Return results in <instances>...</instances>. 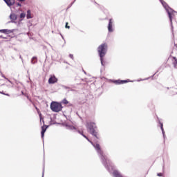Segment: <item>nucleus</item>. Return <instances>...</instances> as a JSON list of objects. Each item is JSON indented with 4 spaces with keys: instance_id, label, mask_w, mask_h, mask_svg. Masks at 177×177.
Segmentation results:
<instances>
[{
    "instance_id": "nucleus-26",
    "label": "nucleus",
    "mask_w": 177,
    "mask_h": 177,
    "mask_svg": "<svg viewBox=\"0 0 177 177\" xmlns=\"http://www.w3.org/2000/svg\"><path fill=\"white\" fill-rule=\"evenodd\" d=\"M158 176H162V173H158Z\"/></svg>"
},
{
    "instance_id": "nucleus-24",
    "label": "nucleus",
    "mask_w": 177,
    "mask_h": 177,
    "mask_svg": "<svg viewBox=\"0 0 177 177\" xmlns=\"http://www.w3.org/2000/svg\"><path fill=\"white\" fill-rule=\"evenodd\" d=\"M69 57L72 59H74V55H73V54H70Z\"/></svg>"
},
{
    "instance_id": "nucleus-29",
    "label": "nucleus",
    "mask_w": 177,
    "mask_h": 177,
    "mask_svg": "<svg viewBox=\"0 0 177 177\" xmlns=\"http://www.w3.org/2000/svg\"><path fill=\"white\" fill-rule=\"evenodd\" d=\"M77 132H78L79 133H81L82 131H77Z\"/></svg>"
},
{
    "instance_id": "nucleus-18",
    "label": "nucleus",
    "mask_w": 177,
    "mask_h": 177,
    "mask_svg": "<svg viewBox=\"0 0 177 177\" xmlns=\"http://www.w3.org/2000/svg\"><path fill=\"white\" fill-rule=\"evenodd\" d=\"M36 62H37V57H33L32 58L31 63H32V64H35Z\"/></svg>"
},
{
    "instance_id": "nucleus-22",
    "label": "nucleus",
    "mask_w": 177,
    "mask_h": 177,
    "mask_svg": "<svg viewBox=\"0 0 177 177\" xmlns=\"http://www.w3.org/2000/svg\"><path fill=\"white\" fill-rule=\"evenodd\" d=\"M66 28H68V30H70V26H68V22L66 23V26H65Z\"/></svg>"
},
{
    "instance_id": "nucleus-21",
    "label": "nucleus",
    "mask_w": 177,
    "mask_h": 177,
    "mask_svg": "<svg viewBox=\"0 0 177 177\" xmlns=\"http://www.w3.org/2000/svg\"><path fill=\"white\" fill-rule=\"evenodd\" d=\"M24 17H26V14H25V13H21V14L20 15V18H21V19H24Z\"/></svg>"
},
{
    "instance_id": "nucleus-19",
    "label": "nucleus",
    "mask_w": 177,
    "mask_h": 177,
    "mask_svg": "<svg viewBox=\"0 0 177 177\" xmlns=\"http://www.w3.org/2000/svg\"><path fill=\"white\" fill-rule=\"evenodd\" d=\"M21 93L22 95H24V96H26L28 100H30V102H31V98L27 94H24L23 91L21 92Z\"/></svg>"
},
{
    "instance_id": "nucleus-5",
    "label": "nucleus",
    "mask_w": 177,
    "mask_h": 177,
    "mask_svg": "<svg viewBox=\"0 0 177 177\" xmlns=\"http://www.w3.org/2000/svg\"><path fill=\"white\" fill-rule=\"evenodd\" d=\"M174 13V11L172 9H167V14L171 23H172V19L175 17V14Z\"/></svg>"
},
{
    "instance_id": "nucleus-27",
    "label": "nucleus",
    "mask_w": 177,
    "mask_h": 177,
    "mask_svg": "<svg viewBox=\"0 0 177 177\" xmlns=\"http://www.w3.org/2000/svg\"><path fill=\"white\" fill-rule=\"evenodd\" d=\"M17 6H21V4L20 3H17Z\"/></svg>"
},
{
    "instance_id": "nucleus-23",
    "label": "nucleus",
    "mask_w": 177,
    "mask_h": 177,
    "mask_svg": "<svg viewBox=\"0 0 177 177\" xmlns=\"http://www.w3.org/2000/svg\"><path fill=\"white\" fill-rule=\"evenodd\" d=\"M160 128L162 131L164 133V125L162 124V123H160Z\"/></svg>"
},
{
    "instance_id": "nucleus-6",
    "label": "nucleus",
    "mask_w": 177,
    "mask_h": 177,
    "mask_svg": "<svg viewBox=\"0 0 177 177\" xmlns=\"http://www.w3.org/2000/svg\"><path fill=\"white\" fill-rule=\"evenodd\" d=\"M56 82H57V79L56 78V76L51 75L48 79V84H56Z\"/></svg>"
},
{
    "instance_id": "nucleus-9",
    "label": "nucleus",
    "mask_w": 177,
    "mask_h": 177,
    "mask_svg": "<svg viewBox=\"0 0 177 177\" xmlns=\"http://www.w3.org/2000/svg\"><path fill=\"white\" fill-rule=\"evenodd\" d=\"M46 129H48V126L44 125L43 127H41V138L42 139H44V136H45V132H46Z\"/></svg>"
},
{
    "instance_id": "nucleus-28",
    "label": "nucleus",
    "mask_w": 177,
    "mask_h": 177,
    "mask_svg": "<svg viewBox=\"0 0 177 177\" xmlns=\"http://www.w3.org/2000/svg\"><path fill=\"white\" fill-rule=\"evenodd\" d=\"M20 2H24L26 0H19Z\"/></svg>"
},
{
    "instance_id": "nucleus-13",
    "label": "nucleus",
    "mask_w": 177,
    "mask_h": 177,
    "mask_svg": "<svg viewBox=\"0 0 177 177\" xmlns=\"http://www.w3.org/2000/svg\"><path fill=\"white\" fill-rule=\"evenodd\" d=\"M173 59V66L174 68H177V58L176 57H172Z\"/></svg>"
},
{
    "instance_id": "nucleus-7",
    "label": "nucleus",
    "mask_w": 177,
    "mask_h": 177,
    "mask_svg": "<svg viewBox=\"0 0 177 177\" xmlns=\"http://www.w3.org/2000/svg\"><path fill=\"white\" fill-rule=\"evenodd\" d=\"M127 82H129V80H118L115 81V84H116L117 85H121L122 84H127Z\"/></svg>"
},
{
    "instance_id": "nucleus-1",
    "label": "nucleus",
    "mask_w": 177,
    "mask_h": 177,
    "mask_svg": "<svg viewBox=\"0 0 177 177\" xmlns=\"http://www.w3.org/2000/svg\"><path fill=\"white\" fill-rule=\"evenodd\" d=\"M107 48H108V46L106 43L102 44L97 48V53L100 57L101 64L102 65H103L104 57V56H106V53H107Z\"/></svg>"
},
{
    "instance_id": "nucleus-12",
    "label": "nucleus",
    "mask_w": 177,
    "mask_h": 177,
    "mask_svg": "<svg viewBox=\"0 0 177 177\" xmlns=\"http://www.w3.org/2000/svg\"><path fill=\"white\" fill-rule=\"evenodd\" d=\"M10 19L12 21H15V20H17V15L15 13H12L10 15Z\"/></svg>"
},
{
    "instance_id": "nucleus-3",
    "label": "nucleus",
    "mask_w": 177,
    "mask_h": 177,
    "mask_svg": "<svg viewBox=\"0 0 177 177\" xmlns=\"http://www.w3.org/2000/svg\"><path fill=\"white\" fill-rule=\"evenodd\" d=\"M50 109L54 113H59V111H62L63 106H62V104L57 102H52L50 104Z\"/></svg>"
},
{
    "instance_id": "nucleus-4",
    "label": "nucleus",
    "mask_w": 177,
    "mask_h": 177,
    "mask_svg": "<svg viewBox=\"0 0 177 177\" xmlns=\"http://www.w3.org/2000/svg\"><path fill=\"white\" fill-rule=\"evenodd\" d=\"M91 145H93L95 150L97 151L98 154L101 156L102 160H106V156L104 155L103 150H102V148L100 147V145L99 144L94 145L93 142H92Z\"/></svg>"
},
{
    "instance_id": "nucleus-11",
    "label": "nucleus",
    "mask_w": 177,
    "mask_h": 177,
    "mask_svg": "<svg viewBox=\"0 0 177 177\" xmlns=\"http://www.w3.org/2000/svg\"><path fill=\"white\" fill-rule=\"evenodd\" d=\"M0 32H2L3 34H12V30L8 29H2L0 30Z\"/></svg>"
},
{
    "instance_id": "nucleus-20",
    "label": "nucleus",
    "mask_w": 177,
    "mask_h": 177,
    "mask_svg": "<svg viewBox=\"0 0 177 177\" xmlns=\"http://www.w3.org/2000/svg\"><path fill=\"white\" fill-rule=\"evenodd\" d=\"M62 103L63 104H68V101L65 98L62 100Z\"/></svg>"
},
{
    "instance_id": "nucleus-14",
    "label": "nucleus",
    "mask_w": 177,
    "mask_h": 177,
    "mask_svg": "<svg viewBox=\"0 0 177 177\" xmlns=\"http://www.w3.org/2000/svg\"><path fill=\"white\" fill-rule=\"evenodd\" d=\"M113 175L114 177H122V176H121V174L117 171H113Z\"/></svg>"
},
{
    "instance_id": "nucleus-17",
    "label": "nucleus",
    "mask_w": 177,
    "mask_h": 177,
    "mask_svg": "<svg viewBox=\"0 0 177 177\" xmlns=\"http://www.w3.org/2000/svg\"><path fill=\"white\" fill-rule=\"evenodd\" d=\"M35 107L40 117V120H42V114L41 113V111H39V109H38V107H37L35 105Z\"/></svg>"
},
{
    "instance_id": "nucleus-25",
    "label": "nucleus",
    "mask_w": 177,
    "mask_h": 177,
    "mask_svg": "<svg viewBox=\"0 0 177 177\" xmlns=\"http://www.w3.org/2000/svg\"><path fill=\"white\" fill-rule=\"evenodd\" d=\"M71 129H77V128H75V127H74V126H71Z\"/></svg>"
},
{
    "instance_id": "nucleus-8",
    "label": "nucleus",
    "mask_w": 177,
    "mask_h": 177,
    "mask_svg": "<svg viewBox=\"0 0 177 177\" xmlns=\"http://www.w3.org/2000/svg\"><path fill=\"white\" fill-rule=\"evenodd\" d=\"M108 30L109 32H113V19H109Z\"/></svg>"
},
{
    "instance_id": "nucleus-2",
    "label": "nucleus",
    "mask_w": 177,
    "mask_h": 177,
    "mask_svg": "<svg viewBox=\"0 0 177 177\" xmlns=\"http://www.w3.org/2000/svg\"><path fill=\"white\" fill-rule=\"evenodd\" d=\"M86 128L88 131V132L93 135V136H95L97 139V132L96 130H95V128H96V124L93 122H88L86 123Z\"/></svg>"
},
{
    "instance_id": "nucleus-10",
    "label": "nucleus",
    "mask_w": 177,
    "mask_h": 177,
    "mask_svg": "<svg viewBox=\"0 0 177 177\" xmlns=\"http://www.w3.org/2000/svg\"><path fill=\"white\" fill-rule=\"evenodd\" d=\"M4 2H6L8 6H12V5H15V1L13 0H4Z\"/></svg>"
},
{
    "instance_id": "nucleus-16",
    "label": "nucleus",
    "mask_w": 177,
    "mask_h": 177,
    "mask_svg": "<svg viewBox=\"0 0 177 177\" xmlns=\"http://www.w3.org/2000/svg\"><path fill=\"white\" fill-rule=\"evenodd\" d=\"M80 135L83 137V138H85V139H86V140H88V142H89L90 143H92V141H91V140H89V138L85 136L84 134V131H82V133H80Z\"/></svg>"
},
{
    "instance_id": "nucleus-15",
    "label": "nucleus",
    "mask_w": 177,
    "mask_h": 177,
    "mask_svg": "<svg viewBox=\"0 0 177 177\" xmlns=\"http://www.w3.org/2000/svg\"><path fill=\"white\" fill-rule=\"evenodd\" d=\"M26 17H27V19H32V15H31V10H28L27 11Z\"/></svg>"
}]
</instances>
